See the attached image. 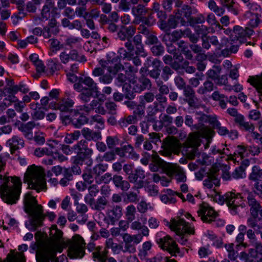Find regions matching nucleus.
I'll return each instance as SVG.
<instances>
[{"label":"nucleus","mask_w":262,"mask_h":262,"mask_svg":"<svg viewBox=\"0 0 262 262\" xmlns=\"http://www.w3.org/2000/svg\"><path fill=\"white\" fill-rule=\"evenodd\" d=\"M182 147L184 148L188 159H194L196 152V132L190 133L182 144L176 138L165 139L162 143V150L159 153L164 156L170 157L172 154H179Z\"/></svg>","instance_id":"nucleus-1"},{"label":"nucleus","mask_w":262,"mask_h":262,"mask_svg":"<svg viewBox=\"0 0 262 262\" xmlns=\"http://www.w3.org/2000/svg\"><path fill=\"white\" fill-rule=\"evenodd\" d=\"M25 210L30 217V223L31 229L35 230L38 227L42 226L43 221L47 216L50 221H53L56 215L53 212L43 213L42 207L37 203L35 198L30 193H27L24 199Z\"/></svg>","instance_id":"nucleus-2"},{"label":"nucleus","mask_w":262,"mask_h":262,"mask_svg":"<svg viewBox=\"0 0 262 262\" xmlns=\"http://www.w3.org/2000/svg\"><path fill=\"white\" fill-rule=\"evenodd\" d=\"M21 182L17 177L10 178L0 174V195L7 204H16L21 192Z\"/></svg>","instance_id":"nucleus-3"},{"label":"nucleus","mask_w":262,"mask_h":262,"mask_svg":"<svg viewBox=\"0 0 262 262\" xmlns=\"http://www.w3.org/2000/svg\"><path fill=\"white\" fill-rule=\"evenodd\" d=\"M216 118L215 115H207L200 111L198 112V147L200 146L201 143L204 144V149L209 146L214 132L210 127L204 124L209 123L212 126Z\"/></svg>","instance_id":"nucleus-4"},{"label":"nucleus","mask_w":262,"mask_h":262,"mask_svg":"<svg viewBox=\"0 0 262 262\" xmlns=\"http://www.w3.org/2000/svg\"><path fill=\"white\" fill-rule=\"evenodd\" d=\"M24 180L28 183L30 188L37 192L46 189L45 172L40 166L35 165L29 166L25 173Z\"/></svg>","instance_id":"nucleus-5"},{"label":"nucleus","mask_w":262,"mask_h":262,"mask_svg":"<svg viewBox=\"0 0 262 262\" xmlns=\"http://www.w3.org/2000/svg\"><path fill=\"white\" fill-rule=\"evenodd\" d=\"M56 243H47L46 241H39L31 246L33 250L36 251V260L37 262L55 261V248Z\"/></svg>","instance_id":"nucleus-6"},{"label":"nucleus","mask_w":262,"mask_h":262,"mask_svg":"<svg viewBox=\"0 0 262 262\" xmlns=\"http://www.w3.org/2000/svg\"><path fill=\"white\" fill-rule=\"evenodd\" d=\"M191 10L190 7L187 5L184 6L179 13L174 16H171L168 20V26L170 28H175L179 24L181 26H185L186 24V20L189 23L191 26L194 28L195 30L196 20L195 18L191 17Z\"/></svg>","instance_id":"nucleus-7"},{"label":"nucleus","mask_w":262,"mask_h":262,"mask_svg":"<svg viewBox=\"0 0 262 262\" xmlns=\"http://www.w3.org/2000/svg\"><path fill=\"white\" fill-rule=\"evenodd\" d=\"M101 67L95 68L92 72V75L95 77L101 76L104 74V71L106 70L108 73L116 74L118 71L123 70L128 72L135 73L137 72L138 68L132 66L128 62H124V65L121 64H116L114 67L109 65L110 62L107 61L101 60L100 61Z\"/></svg>","instance_id":"nucleus-8"},{"label":"nucleus","mask_w":262,"mask_h":262,"mask_svg":"<svg viewBox=\"0 0 262 262\" xmlns=\"http://www.w3.org/2000/svg\"><path fill=\"white\" fill-rule=\"evenodd\" d=\"M168 224L170 229L177 235L181 236L185 234H194L195 233L194 227L186 222L181 216L172 219Z\"/></svg>","instance_id":"nucleus-9"},{"label":"nucleus","mask_w":262,"mask_h":262,"mask_svg":"<svg viewBox=\"0 0 262 262\" xmlns=\"http://www.w3.org/2000/svg\"><path fill=\"white\" fill-rule=\"evenodd\" d=\"M219 171L216 166H213L211 169L207 168L206 166L201 168L199 173H198V179L201 180L204 176L207 175V178L204 181V185L208 188L211 189L213 185L219 186L220 184V180L216 177L215 173Z\"/></svg>","instance_id":"nucleus-10"},{"label":"nucleus","mask_w":262,"mask_h":262,"mask_svg":"<svg viewBox=\"0 0 262 262\" xmlns=\"http://www.w3.org/2000/svg\"><path fill=\"white\" fill-rule=\"evenodd\" d=\"M123 253L133 254L136 252V245L140 243L143 238L140 234H130L124 233L121 235Z\"/></svg>","instance_id":"nucleus-11"},{"label":"nucleus","mask_w":262,"mask_h":262,"mask_svg":"<svg viewBox=\"0 0 262 262\" xmlns=\"http://www.w3.org/2000/svg\"><path fill=\"white\" fill-rule=\"evenodd\" d=\"M74 243L69 248L68 255L72 258H82L84 253L85 243L79 235L73 237Z\"/></svg>","instance_id":"nucleus-12"},{"label":"nucleus","mask_w":262,"mask_h":262,"mask_svg":"<svg viewBox=\"0 0 262 262\" xmlns=\"http://www.w3.org/2000/svg\"><path fill=\"white\" fill-rule=\"evenodd\" d=\"M226 198H228L226 204L232 213H237L241 208L246 206L242 196L239 193L236 194L234 192H228Z\"/></svg>","instance_id":"nucleus-13"},{"label":"nucleus","mask_w":262,"mask_h":262,"mask_svg":"<svg viewBox=\"0 0 262 262\" xmlns=\"http://www.w3.org/2000/svg\"><path fill=\"white\" fill-rule=\"evenodd\" d=\"M159 246L164 250L167 251L172 255H176L180 252V249L176 242L170 236H166L157 239Z\"/></svg>","instance_id":"nucleus-14"},{"label":"nucleus","mask_w":262,"mask_h":262,"mask_svg":"<svg viewBox=\"0 0 262 262\" xmlns=\"http://www.w3.org/2000/svg\"><path fill=\"white\" fill-rule=\"evenodd\" d=\"M247 199V204L249 208V211L251 216L254 219H258L262 221V206L257 201L253 195L248 193Z\"/></svg>","instance_id":"nucleus-15"},{"label":"nucleus","mask_w":262,"mask_h":262,"mask_svg":"<svg viewBox=\"0 0 262 262\" xmlns=\"http://www.w3.org/2000/svg\"><path fill=\"white\" fill-rule=\"evenodd\" d=\"M216 212L208 204L203 203L200 205L198 215L200 217L203 222L210 224L212 223V220L214 219Z\"/></svg>","instance_id":"nucleus-16"},{"label":"nucleus","mask_w":262,"mask_h":262,"mask_svg":"<svg viewBox=\"0 0 262 262\" xmlns=\"http://www.w3.org/2000/svg\"><path fill=\"white\" fill-rule=\"evenodd\" d=\"M145 178V172L141 169H136L127 177L130 183L134 184L133 189L138 190L144 186L143 179Z\"/></svg>","instance_id":"nucleus-17"},{"label":"nucleus","mask_w":262,"mask_h":262,"mask_svg":"<svg viewBox=\"0 0 262 262\" xmlns=\"http://www.w3.org/2000/svg\"><path fill=\"white\" fill-rule=\"evenodd\" d=\"M165 171L169 176H174L179 182H184L186 180V176L183 169L177 164L168 163L165 167Z\"/></svg>","instance_id":"nucleus-18"},{"label":"nucleus","mask_w":262,"mask_h":262,"mask_svg":"<svg viewBox=\"0 0 262 262\" xmlns=\"http://www.w3.org/2000/svg\"><path fill=\"white\" fill-rule=\"evenodd\" d=\"M253 33V30L248 27L243 28L239 26H236L233 28V38L244 43L246 41L247 38H249Z\"/></svg>","instance_id":"nucleus-19"},{"label":"nucleus","mask_w":262,"mask_h":262,"mask_svg":"<svg viewBox=\"0 0 262 262\" xmlns=\"http://www.w3.org/2000/svg\"><path fill=\"white\" fill-rule=\"evenodd\" d=\"M51 234L52 237L46 241L47 243H56V247L55 248V256H56L57 252H61L62 250L60 248L61 239L62 237V232L58 229L56 225H52L51 229Z\"/></svg>","instance_id":"nucleus-20"},{"label":"nucleus","mask_w":262,"mask_h":262,"mask_svg":"<svg viewBox=\"0 0 262 262\" xmlns=\"http://www.w3.org/2000/svg\"><path fill=\"white\" fill-rule=\"evenodd\" d=\"M75 104L73 97L70 93L66 92L65 97H63L60 101L56 103L55 108L59 110L61 112H68L70 109L74 106Z\"/></svg>","instance_id":"nucleus-21"},{"label":"nucleus","mask_w":262,"mask_h":262,"mask_svg":"<svg viewBox=\"0 0 262 262\" xmlns=\"http://www.w3.org/2000/svg\"><path fill=\"white\" fill-rule=\"evenodd\" d=\"M88 248L90 251H93V258L95 261L105 262L107 251L102 250V247L100 246H95L93 243H90L88 245Z\"/></svg>","instance_id":"nucleus-22"},{"label":"nucleus","mask_w":262,"mask_h":262,"mask_svg":"<svg viewBox=\"0 0 262 262\" xmlns=\"http://www.w3.org/2000/svg\"><path fill=\"white\" fill-rule=\"evenodd\" d=\"M106 214L111 225H114L122 216V207L120 205H115L108 209Z\"/></svg>","instance_id":"nucleus-23"},{"label":"nucleus","mask_w":262,"mask_h":262,"mask_svg":"<svg viewBox=\"0 0 262 262\" xmlns=\"http://www.w3.org/2000/svg\"><path fill=\"white\" fill-rule=\"evenodd\" d=\"M6 145L9 147L11 154H13L24 146V141L21 138L14 136L7 141Z\"/></svg>","instance_id":"nucleus-24"},{"label":"nucleus","mask_w":262,"mask_h":262,"mask_svg":"<svg viewBox=\"0 0 262 262\" xmlns=\"http://www.w3.org/2000/svg\"><path fill=\"white\" fill-rule=\"evenodd\" d=\"M113 183L117 188L123 192L127 191L130 187L129 182L124 179L123 177L121 175H114L113 177Z\"/></svg>","instance_id":"nucleus-25"},{"label":"nucleus","mask_w":262,"mask_h":262,"mask_svg":"<svg viewBox=\"0 0 262 262\" xmlns=\"http://www.w3.org/2000/svg\"><path fill=\"white\" fill-rule=\"evenodd\" d=\"M136 33V28L133 26L125 27L122 26L119 29L117 35L121 40L131 39Z\"/></svg>","instance_id":"nucleus-26"},{"label":"nucleus","mask_w":262,"mask_h":262,"mask_svg":"<svg viewBox=\"0 0 262 262\" xmlns=\"http://www.w3.org/2000/svg\"><path fill=\"white\" fill-rule=\"evenodd\" d=\"M108 203V200L105 196H101L97 200L92 199L91 202L87 203L92 209L97 211H102L105 209Z\"/></svg>","instance_id":"nucleus-27"},{"label":"nucleus","mask_w":262,"mask_h":262,"mask_svg":"<svg viewBox=\"0 0 262 262\" xmlns=\"http://www.w3.org/2000/svg\"><path fill=\"white\" fill-rule=\"evenodd\" d=\"M138 29L140 33L143 34L146 37L147 39L145 41L146 44L152 45L157 42L158 38L154 33L144 26L140 25Z\"/></svg>","instance_id":"nucleus-28"},{"label":"nucleus","mask_w":262,"mask_h":262,"mask_svg":"<svg viewBox=\"0 0 262 262\" xmlns=\"http://www.w3.org/2000/svg\"><path fill=\"white\" fill-rule=\"evenodd\" d=\"M36 124L33 121H30L27 123H23L18 127L24 136L29 140H32L33 138L32 129L35 126Z\"/></svg>","instance_id":"nucleus-29"},{"label":"nucleus","mask_w":262,"mask_h":262,"mask_svg":"<svg viewBox=\"0 0 262 262\" xmlns=\"http://www.w3.org/2000/svg\"><path fill=\"white\" fill-rule=\"evenodd\" d=\"M234 121L238 124L239 127L246 131L251 132L254 130L255 127L253 124L246 121L245 117L242 114L235 118Z\"/></svg>","instance_id":"nucleus-30"},{"label":"nucleus","mask_w":262,"mask_h":262,"mask_svg":"<svg viewBox=\"0 0 262 262\" xmlns=\"http://www.w3.org/2000/svg\"><path fill=\"white\" fill-rule=\"evenodd\" d=\"M6 82L4 90H0V95L6 96L4 91L8 94H16L18 92V84H15L13 79L6 78Z\"/></svg>","instance_id":"nucleus-31"},{"label":"nucleus","mask_w":262,"mask_h":262,"mask_svg":"<svg viewBox=\"0 0 262 262\" xmlns=\"http://www.w3.org/2000/svg\"><path fill=\"white\" fill-rule=\"evenodd\" d=\"M247 81L256 88L260 94V99L262 100V73L259 76L250 77Z\"/></svg>","instance_id":"nucleus-32"},{"label":"nucleus","mask_w":262,"mask_h":262,"mask_svg":"<svg viewBox=\"0 0 262 262\" xmlns=\"http://www.w3.org/2000/svg\"><path fill=\"white\" fill-rule=\"evenodd\" d=\"M185 100L188 102L190 106H194L195 102V91L189 85L186 86L184 89Z\"/></svg>","instance_id":"nucleus-33"},{"label":"nucleus","mask_w":262,"mask_h":262,"mask_svg":"<svg viewBox=\"0 0 262 262\" xmlns=\"http://www.w3.org/2000/svg\"><path fill=\"white\" fill-rule=\"evenodd\" d=\"M248 20H247V25L252 28H257L260 24L261 20L256 13H252L250 12H247L245 14Z\"/></svg>","instance_id":"nucleus-34"},{"label":"nucleus","mask_w":262,"mask_h":262,"mask_svg":"<svg viewBox=\"0 0 262 262\" xmlns=\"http://www.w3.org/2000/svg\"><path fill=\"white\" fill-rule=\"evenodd\" d=\"M130 228L133 230H141V233H138L140 234L142 237L144 236H148L149 235V231L146 226L142 225V223L139 221H133L130 222Z\"/></svg>","instance_id":"nucleus-35"},{"label":"nucleus","mask_w":262,"mask_h":262,"mask_svg":"<svg viewBox=\"0 0 262 262\" xmlns=\"http://www.w3.org/2000/svg\"><path fill=\"white\" fill-rule=\"evenodd\" d=\"M200 28V26H198V35L202 34V46L204 48L209 49L210 46V42L209 40V36L206 35L208 29L207 27H203Z\"/></svg>","instance_id":"nucleus-36"},{"label":"nucleus","mask_w":262,"mask_h":262,"mask_svg":"<svg viewBox=\"0 0 262 262\" xmlns=\"http://www.w3.org/2000/svg\"><path fill=\"white\" fill-rule=\"evenodd\" d=\"M132 13L136 17H141L148 12V9L143 4H139L132 7Z\"/></svg>","instance_id":"nucleus-37"},{"label":"nucleus","mask_w":262,"mask_h":262,"mask_svg":"<svg viewBox=\"0 0 262 262\" xmlns=\"http://www.w3.org/2000/svg\"><path fill=\"white\" fill-rule=\"evenodd\" d=\"M83 137L88 140H98L101 138V133L99 132H94L88 128H84L81 130Z\"/></svg>","instance_id":"nucleus-38"},{"label":"nucleus","mask_w":262,"mask_h":262,"mask_svg":"<svg viewBox=\"0 0 262 262\" xmlns=\"http://www.w3.org/2000/svg\"><path fill=\"white\" fill-rule=\"evenodd\" d=\"M125 72L126 71H125ZM138 71L134 74L130 72H128L127 73L125 72L126 75L122 73H119L117 75V81L121 84L125 82L126 80H128L129 82H132L133 84H134L135 79L137 78L135 76V74Z\"/></svg>","instance_id":"nucleus-39"},{"label":"nucleus","mask_w":262,"mask_h":262,"mask_svg":"<svg viewBox=\"0 0 262 262\" xmlns=\"http://www.w3.org/2000/svg\"><path fill=\"white\" fill-rule=\"evenodd\" d=\"M136 120L137 116L136 115H129L120 119L118 121V124L121 128H124L129 124H134Z\"/></svg>","instance_id":"nucleus-40"},{"label":"nucleus","mask_w":262,"mask_h":262,"mask_svg":"<svg viewBox=\"0 0 262 262\" xmlns=\"http://www.w3.org/2000/svg\"><path fill=\"white\" fill-rule=\"evenodd\" d=\"M123 150L124 154H126V158L137 160L139 157V155L135 152L133 146L131 144L124 145L123 146Z\"/></svg>","instance_id":"nucleus-41"},{"label":"nucleus","mask_w":262,"mask_h":262,"mask_svg":"<svg viewBox=\"0 0 262 262\" xmlns=\"http://www.w3.org/2000/svg\"><path fill=\"white\" fill-rule=\"evenodd\" d=\"M72 124L77 128L79 127L81 125L85 123L88 122L89 120L86 118L79 113H76L75 116L71 120Z\"/></svg>","instance_id":"nucleus-42"},{"label":"nucleus","mask_w":262,"mask_h":262,"mask_svg":"<svg viewBox=\"0 0 262 262\" xmlns=\"http://www.w3.org/2000/svg\"><path fill=\"white\" fill-rule=\"evenodd\" d=\"M89 194H86L85 196V201L86 203H89V201L95 199L94 197L97 195L99 191V189L97 185H92L90 186L89 188Z\"/></svg>","instance_id":"nucleus-43"},{"label":"nucleus","mask_w":262,"mask_h":262,"mask_svg":"<svg viewBox=\"0 0 262 262\" xmlns=\"http://www.w3.org/2000/svg\"><path fill=\"white\" fill-rule=\"evenodd\" d=\"M252 244L254 248H251L249 250V254L250 256L252 257H256L258 254L262 255V243L256 241Z\"/></svg>","instance_id":"nucleus-44"},{"label":"nucleus","mask_w":262,"mask_h":262,"mask_svg":"<svg viewBox=\"0 0 262 262\" xmlns=\"http://www.w3.org/2000/svg\"><path fill=\"white\" fill-rule=\"evenodd\" d=\"M136 208L133 205H129L126 208L125 216L126 220L130 222H133L136 219Z\"/></svg>","instance_id":"nucleus-45"},{"label":"nucleus","mask_w":262,"mask_h":262,"mask_svg":"<svg viewBox=\"0 0 262 262\" xmlns=\"http://www.w3.org/2000/svg\"><path fill=\"white\" fill-rule=\"evenodd\" d=\"M81 78V82L83 83L84 85L88 86L86 89L90 90V91H96L98 89V87L96 83L93 80V79L90 77H83Z\"/></svg>","instance_id":"nucleus-46"},{"label":"nucleus","mask_w":262,"mask_h":262,"mask_svg":"<svg viewBox=\"0 0 262 262\" xmlns=\"http://www.w3.org/2000/svg\"><path fill=\"white\" fill-rule=\"evenodd\" d=\"M233 35H232L226 46L229 48V50L231 53H236L238 50L239 45L242 43L239 41V40L233 38Z\"/></svg>","instance_id":"nucleus-47"},{"label":"nucleus","mask_w":262,"mask_h":262,"mask_svg":"<svg viewBox=\"0 0 262 262\" xmlns=\"http://www.w3.org/2000/svg\"><path fill=\"white\" fill-rule=\"evenodd\" d=\"M152 64L155 66V68L149 72V75L150 77L157 79L160 74L161 70L159 68L160 66L161 61L157 59H155L152 61Z\"/></svg>","instance_id":"nucleus-48"},{"label":"nucleus","mask_w":262,"mask_h":262,"mask_svg":"<svg viewBox=\"0 0 262 262\" xmlns=\"http://www.w3.org/2000/svg\"><path fill=\"white\" fill-rule=\"evenodd\" d=\"M155 98L154 94L151 92H147L139 97V102L141 106H145L146 103L152 102Z\"/></svg>","instance_id":"nucleus-49"},{"label":"nucleus","mask_w":262,"mask_h":262,"mask_svg":"<svg viewBox=\"0 0 262 262\" xmlns=\"http://www.w3.org/2000/svg\"><path fill=\"white\" fill-rule=\"evenodd\" d=\"M208 6L209 8L217 15L221 16L225 12V9L223 8L219 7L213 0H209Z\"/></svg>","instance_id":"nucleus-50"},{"label":"nucleus","mask_w":262,"mask_h":262,"mask_svg":"<svg viewBox=\"0 0 262 262\" xmlns=\"http://www.w3.org/2000/svg\"><path fill=\"white\" fill-rule=\"evenodd\" d=\"M63 175L64 177L60 180L59 183L62 186H66L69 184L70 181L72 180L73 176L71 170L67 168L64 169Z\"/></svg>","instance_id":"nucleus-51"},{"label":"nucleus","mask_w":262,"mask_h":262,"mask_svg":"<svg viewBox=\"0 0 262 262\" xmlns=\"http://www.w3.org/2000/svg\"><path fill=\"white\" fill-rule=\"evenodd\" d=\"M190 35V30L189 29H187L183 31L181 30L174 31L171 33V40L172 41L175 42L184 35L189 36Z\"/></svg>","instance_id":"nucleus-52"},{"label":"nucleus","mask_w":262,"mask_h":262,"mask_svg":"<svg viewBox=\"0 0 262 262\" xmlns=\"http://www.w3.org/2000/svg\"><path fill=\"white\" fill-rule=\"evenodd\" d=\"M237 149L236 150V152L234 153V155H229L227 159L236 160V159L234 158L235 155H238L241 158H243L246 155V152L247 151V149L245 146L242 145H238L237 146Z\"/></svg>","instance_id":"nucleus-53"},{"label":"nucleus","mask_w":262,"mask_h":262,"mask_svg":"<svg viewBox=\"0 0 262 262\" xmlns=\"http://www.w3.org/2000/svg\"><path fill=\"white\" fill-rule=\"evenodd\" d=\"M51 8L50 4H45L42 9L41 12V19L42 21H46L51 16Z\"/></svg>","instance_id":"nucleus-54"},{"label":"nucleus","mask_w":262,"mask_h":262,"mask_svg":"<svg viewBox=\"0 0 262 262\" xmlns=\"http://www.w3.org/2000/svg\"><path fill=\"white\" fill-rule=\"evenodd\" d=\"M152 247L150 241H146L142 244V249L140 250L139 256L141 257H145L148 255V252L150 251Z\"/></svg>","instance_id":"nucleus-55"},{"label":"nucleus","mask_w":262,"mask_h":262,"mask_svg":"<svg viewBox=\"0 0 262 262\" xmlns=\"http://www.w3.org/2000/svg\"><path fill=\"white\" fill-rule=\"evenodd\" d=\"M59 30L58 28H49L46 27L42 30V35L45 38H49L52 35H56L58 33Z\"/></svg>","instance_id":"nucleus-56"},{"label":"nucleus","mask_w":262,"mask_h":262,"mask_svg":"<svg viewBox=\"0 0 262 262\" xmlns=\"http://www.w3.org/2000/svg\"><path fill=\"white\" fill-rule=\"evenodd\" d=\"M221 68L219 66H214L212 69L210 70L208 72V76L214 80V81L218 78L221 73Z\"/></svg>","instance_id":"nucleus-57"},{"label":"nucleus","mask_w":262,"mask_h":262,"mask_svg":"<svg viewBox=\"0 0 262 262\" xmlns=\"http://www.w3.org/2000/svg\"><path fill=\"white\" fill-rule=\"evenodd\" d=\"M48 67L52 73L59 71L62 67L61 64L57 60L51 59L48 62Z\"/></svg>","instance_id":"nucleus-58"},{"label":"nucleus","mask_w":262,"mask_h":262,"mask_svg":"<svg viewBox=\"0 0 262 262\" xmlns=\"http://www.w3.org/2000/svg\"><path fill=\"white\" fill-rule=\"evenodd\" d=\"M139 81L141 84L143 88H138V91H144L146 89H149L151 87L150 80L144 76H141L139 78Z\"/></svg>","instance_id":"nucleus-59"},{"label":"nucleus","mask_w":262,"mask_h":262,"mask_svg":"<svg viewBox=\"0 0 262 262\" xmlns=\"http://www.w3.org/2000/svg\"><path fill=\"white\" fill-rule=\"evenodd\" d=\"M209 157L205 153H198V164L208 165L210 164Z\"/></svg>","instance_id":"nucleus-60"},{"label":"nucleus","mask_w":262,"mask_h":262,"mask_svg":"<svg viewBox=\"0 0 262 262\" xmlns=\"http://www.w3.org/2000/svg\"><path fill=\"white\" fill-rule=\"evenodd\" d=\"M212 126L217 129V132L221 135L224 136L228 134L229 133V131L227 128L224 126H222L221 123L217 120V118L216 119L215 122L213 124Z\"/></svg>","instance_id":"nucleus-61"},{"label":"nucleus","mask_w":262,"mask_h":262,"mask_svg":"<svg viewBox=\"0 0 262 262\" xmlns=\"http://www.w3.org/2000/svg\"><path fill=\"white\" fill-rule=\"evenodd\" d=\"M225 247L228 252V257L231 260H235L237 256V253L234 249V244L232 243L226 244Z\"/></svg>","instance_id":"nucleus-62"},{"label":"nucleus","mask_w":262,"mask_h":262,"mask_svg":"<svg viewBox=\"0 0 262 262\" xmlns=\"http://www.w3.org/2000/svg\"><path fill=\"white\" fill-rule=\"evenodd\" d=\"M119 139L117 136H108L106 139V142L109 149H112L118 144Z\"/></svg>","instance_id":"nucleus-63"},{"label":"nucleus","mask_w":262,"mask_h":262,"mask_svg":"<svg viewBox=\"0 0 262 262\" xmlns=\"http://www.w3.org/2000/svg\"><path fill=\"white\" fill-rule=\"evenodd\" d=\"M8 262H25V256L23 253H17L8 257Z\"/></svg>","instance_id":"nucleus-64"}]
</instances>
